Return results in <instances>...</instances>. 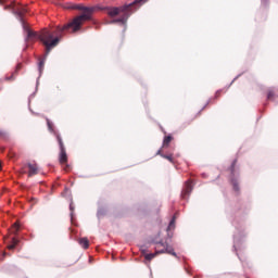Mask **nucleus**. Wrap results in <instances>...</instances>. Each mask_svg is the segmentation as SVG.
Here are the masks:
<instances>
[{
	"label": "nucleus",
	"mask_w": 278,
	"mask_h": 278,
	"mask_svg": "<svg viewBox=\"0 0 278 278\" xmlns=\"http://www.w3.org/2000/svg\"><path fill=\"white\" fill-rule=\"evenodd\" d=\"M4 10H10V12H12V14L18 18L20 23H22V27L27 34V42H34V40H40V42H42V45L46 47V55H49V53H51V49L58 47L60 43V37L53 38V33L47 28L42 29L40 33L29 29V25L25 23L24 18L25 14H27V9H25L23 4L12 1L10 4L4 7Z\"/></svg>",
	"instance_id": "obj_1"
},
{
	"label": "nucleus",
	"mask_w": 278,
	"mask_h": 278,
	"mask_svg": "<svg viewBox=\"0 0 278 278\" xmlns=\"http://www.w3.org/2000/svg\"><path fill=\"white\" fill-rule=\"evenodd\" d=\"M67 10H79L83 12L80 15L73 18L72 22L68 24L60 27H56V31H59V36H62L64 31H68L72 29V33L75 34V31H79L81 29V25L86 21H92V15L96 13L97 10H101L99 7H85L84 4H71L67 7Z\"/></svg>",
	"instance_id": "obj_2"
},
{
	"label": "nucleus",
	"mask_w": 278,
	"mask_h": 278,
	"mask_svg": "<svg viewBox=\"0 0 278 278\" xmlns=\"http://www.w3.org/2000/svg\"><path fill=\"white\" fill-rule=\"evenodd\" d=\"M149 0H135L134 2L129 4H124L122 7H108L106 8V14L111 18H115V16H118V18H115L111 21V24L114 23H121L122 25H127V21L129 20V16L140 8V5H144Z\"/></svg>",
	"instance_id": "obj_3"
},
{
	"label": "nucleus",
	"mask_w": 278,
	"mask_h": 278,
	"mask_svg": "<svg viewBox=\"0 0 278 278\" xmlns=\"http://www.w3.org/2000/svg\"><path fill=\"white\" fill-rule=\"evenodd\" d=\"M56 140L60 146L59 162L63 166L65 173H68V170H71V165H68V155L66 154V148L64 147L62 136L56 135Z\"/></svg>",
	"instance_id": "obj_4"
},
{
	"label": "nucleus",
	"mask_w": 278,
	"mask_h": 278,
	"mask_svg": "<svg viewBox=\"0 0 278 278\" xmlns=\"http://www.w3.org/2000/svg\"><path fill=\"white\" fill-rule=\"evenodd\" d=\"M163 248L162 250H156V255H162L163 253H167L168 255H174V257H177V253H175V250L169 247L168 243L159 242L156 244V249Z\"/></svg>",
	"instance_id": "obj_5"
},
{
	"label": "nucleus",
	"mask_w": 278,
	"mask_h": 278,
	"mask_svg": "<svg viewBox=\"0 0 278 278\" xmlns=\"http://www.w3.org/2000/svg\"><path fill=\"white\" fill-rule=\"evenodd\" d=\"M21 68H23V64L18 63L16 65L15 72H13L11 74V76H5L4 81H14V79H16V75H17L18 71H21Z\"/></svg>",
	"instance_id": "obj_6"
},
{
	"label": "nucleus",
	"mask_w": 278,
	"mask_h": 278,
	"mask_svg": "<svg viewBox=\"0 0 278 278\" xmlns=\"http://www.w3.org/2000/svg\"><path fill=\"white\" fill-rule=\"evenodd\" d=\"M190 192H192V181L188 180L181 193L182 199H186V197H190Z\"/></svg>",
	"instance_id": "obj_7"
},
{
	"label": "nucleus",
	"mask_w": 278,
	"mask_h": 278,
	"mask_svg": "<svg viewBox=\"0 0 278 278\" xmlns=\"http://www.w3.org/2000/svg\"><path fill=\"white\" fill-rule=\"evenodd\" d=\"M278 97V90L276 88H269L267 90V101H275Z\"/></svg>",
	"instance_id": "obj_8"
},
{
	"label": "nucleus",
	"mask_w": 278,
	"mask_h": 278,
	"mask_svg": "<svg viewBox=\"0 0 278 278\" xmlns=\"http://www.w3.org/2000/svg\"><path fill=\"white\" fill-rule=\"evenodd\" d=\"M28 167V177H34V175H38V165L37 164H27Z\"/></svg>",
	"instance_id": "obj_9"
},
{
	"label": "nucleus",
	"mask_w": 278,
	"mask_h": 278,
	"mask_svg": "<svg viewBox=\"0 0 278 278\" xmlns=\"http://www.w3.org/2000/svg\"><path fill=\"white\" fill-rule=\"evenodd\" d=\"M156 155H161V157H164V160H167L170 162V164H175V159L173 157V154H164L162 153V150H159Z\"/></svg>",
	"instance_id": "obj_10"
},
{
	"label": "nucleus",
	"mask_w": 278,
	"mask_h": 278,
	"mask_svg": "<svg viewBox=\"0 0 278 278\" xmlns=\"http://www.w3.org/2000/svg\"><path fill=\"white\" fill-rule=\"evenodd\" d=\"M78 244H80L83 249H88L90 247V241L88 240V238H80L78 240Z\"/></svg>",
	"instance_id": "obj_11"
},
{
	"label": "nucleus",
	"mask_w": 278,
	"mask_h": 278,
	"mask_svg": "<svg viewBox=\"0 0 278 278\" xmlns=\"http://www.w3.org/2000/svg\"><path fill=\"white\" fill-rule=\"evenodd\" d=\"M142 254L144 255V260H147L148 262H151V260H154V257H157L156 251L155 253H150V254H147L144 253V251H142Z\"/></svg>",
	"instance_id": "obj_12"
},
{
	"label": "nucleus",
	"mask_w": 278,
	"mask_h": 278,
	"mask_svg": "<svg viewBox=\"0 0 278 278\" xmlns=\"http://www.w3.org/2000/svg\"><path fill=\"white\" fill-rule=\"evenodd\" d=\"M20 229L21 225H18V222H16L12 225L10 232L16 235L18 233Z\"/></svg>",
	"instance_id": "obj_13"
},
{
	"label": "nucleus",
	"mask_w": 278,
	"mask_h": 278,
	"mask_svg": "<svg viewBox=\"0 0 278 278\" xmlns=\"http://www.w3.org/2000/svg\"><path fill=\"white\" fill-rule=\"evenodd\" d=\"M173 142V137L172 136H166L163 140V149H166Z\"/></svg>",
	"instance_id": "obj_14"
},
{
	"label": "nucleus",
	"mask_w": 278,
	"mask_h": 278,
	"mask_svg": "<svg viewBox=\"0 0 278 278\" xmlns=\"http://www.w3.org/2000/svg\"><path fill=\"white\" fill-rule=\"evenodd\" d=\"M237 164H238V159H235V160L232 161L231 165H230V168H229V170H230V173H231L232 176H233L235 173H236V165H237Z\"/></svg>",
	"instance_id": "obj_15"
},
{
	"label": "nucleus",
	"mask_w": 278,
	"mask_h": 278,
	"mask_svg": "<svg viewBox=\"0 0 278 278\" xmlns=\"http://www.w3.org/2000/svg\"><path fill=\"white\" fill-rule=\"evenodd\" d=\"M16 244H18V239L12 238V244L8 245L9 251H13V249H16Z\"/></svg>",
	"instance_id": "obj_16"
},
{
	"label": "nucleus",
	"mask_w": 278,
	"mask_h": 278,
	"mask_svg": "<svg viewBox=\"0 0 278 278\" xmlns=\"http://www.w3.org/2000/svg\"><path fill=\"white\" fill-rule=\"evenodd\" d=\"M231 184H232V187H233V191L235 192H240V185L238 184V180L232 179Z\"/></svg>",
	"instance_id": "obj_17"
},
{
	"label": "nucleus",
	"mask_w": 278,
	"mask_h": 278,
	"mask_svg": "<svg viewBox=\"0 0 278 278\" xmlns=\"http://www.w3.org/2000/svg\"><path fill=\"white\" fill-rule=\"evenodd\" d=\"M39 73L42 74V71H45V59H41L38 64Z\"/></svg>",
	"instance_id": "obj_18"
},
{
	"label": "nucleus",
	"mask_w": 278,
	"mask_h": 278,
	"mask_svg": "<svg viewBox=\"0 0 278 278\" xmlns=\"http://www.w3.org/2000/svg\"><path fill=\"white\" fill-rule=\"evenodd\" d=\"M168 230L170 229H175V216L172 218V220L169 222V225H168Z\"/></svg>",
	"instance_id": "obj_19"
},
{
	"label": "nucleus",
	"mask_w": 278,
	"mask_h": 278,
	"mask_svg": "<svg viewBox=\"0 0 278 278\" xmlns=\"http://www.w3.org/2000/svg\"><path fill=\"white\" fill-rule=\"evenodd\" d=\"M70 211H71V218L73 220V214L75 213V206L73 205V203L70 204Z\"/></svg>",
	"instance_id": "obj_20"
},
{
	"label": "nucleus",
	"mask_w": 278,
	"mask_h": 278,
	"mask_svg": "<svg viewBox=\"0 0 278 278\" xmlns=\"http://www.w3.org/2000/svg\"><path fill=\"white\" fill-rule=\"evenodd\" d=\"M47 125L50 131H53V124L51 123V121H49V118H47Z\"/></svg>",
	"instance_id": "obj_21"
},
{
	"label": "nucleus",
	"mask_w": 278,
	"mask_h": 278,
	"mask_svg": "<svg viewBox=\"0 0 278 278\" xmlns=\"http://www.w3.org/2000/svg\"><path fill=\"white\" fill-rule=\"evenodd\" d=\"M9 157H10L11 160H14V157H16V152L10 151V152H9Z\"/></svg>",
	"instance_id": "obj_22"
},
{
	"label": "nucleus",
	"mask_w": 278,
	"mask_h": 278,
	"mask_svg": "<svg viewBox=\"0 0 278 278\" xmlns=\"http://www.w3.org/2000/svg\"><path fill=\"white\" fill-rule=\"evenodd\" d=\"M5 137V131L0 130V138H4Z\"/></svg>",
	"instance_id": "obj_23"
},
{
	"label": "nucleus",
	"mask_w": 278,
	"mask_h": 278,
	"mask_svg": "<svg viewBox=\"0 0 278 278\" xmlns=\"http://www.w3.org/2000/svg\"><path fill=\"white\" fill-rule=\"evenodd\" d=\"M218 97H220V91H217V92L215 93V99H218Z\"/></svg>",
	"instance_id": "obj_24"
},
{
	"label": "nucleus",
	"mask_w": 278,
	"mask_h": 278,
	"mask_svg": "<svg viewBox=\"0 0 278 278\" xmlns=\"http://www.w3.org/2000/svg\"><path fill=\"white\" fill-rule=\"evenodd\" d=\"M263 5H267L268 0H262Z\"/></svg>",
	"instance_id": "obj_25"
},
{
	"label": "nucleus",
	"mask_w": 278,
	"mask_h": 278,
	"mask_svg": "<svg viewBox=\"0 0 278 278\" xmlns=\"http://www.w3.org/2000/svg\"><path fill=\"white\" fill-rule=\"evenodd\" d=\"M201 112H203V110H201L200 112H198V114L195 115V118H199V116H201Z\"/></svg>",
	"instance_id": "obj_26"
},
{
	"label": "nucleus",
	"mask_w": 278,
	"mask_h": 278,
	"mask_svg": "<svg viewBox=\"0 0 278 278\" xmlns=\"http://www.w3.org/2000/svg\"><path fill=\"white\" fill-rule=\"evenodd\" d=\"M0 3L3 4V0H0Z\"/></svg>",
	"instance_id": "obj_27"
},
{
	"label": "nucleus",
	"mask_w": 278,
	"mask_h": 278,
	"mask_svg": "<svg viewBox=\"0 0 278 278\" xmlns=\"http://www.w3.org/2000/svg\"><path fill=\"white\" fill-rule=\"evenodd\" d=\"M2 255H3V257H5V252H3V254H2Z\"/></svg>",
	"instance_id": "obj_28"
},
{
	"label": "nucleus",
	"mask_w": 278,
	"mask_h": 278,
	"mask_svg": "<svg viewBox=\"0 0 278 278\" xmlns=\"http://www.w3.org/2000/svg\"><path fill=\"white\" fill-rule=\"evenodd\" d=\"M0 170H1V163H0Z\"/></svg>",
	"instance_id": "obj_29"
}]
</instances>
